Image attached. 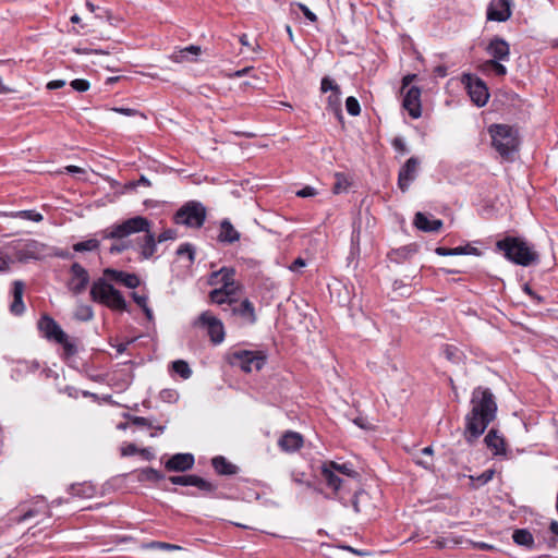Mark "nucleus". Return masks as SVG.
<instances>
[{
    "mask_svg": "<svg viewBox=\"0 0 558 558\" xmlns=\"http://www.w3.org/2000/svg\"><path fill=\"white\" fill-rule=\"evenodd\" d=\"M147 548H156V549H168V550H175L180 549L181 547L178 545L163 543V542H150L145 545Z\"/></svg>",
    "mask_w": 558,
    "mask_h": 558,
    "instance_id": "nucleus-56",
    "label": "nucleus"
},
{
    "mask_svg": "<svg viewBox=\"0 0 558 558\" xmlns=\"http://www.w3.org/2000/svg\"><path fill=\"white\" fill-rule=\"evenodd\" d=\"M133 473L136 474V480L138 482H150L158 483L165 480V474L154 468L147 466L144 469L135 470Z\"/></svg>",
    "mask_w": 558,
    "mask_h": 558,
    "instance_id": "nucleus-29",
    "label": "nucleus"
},
{
    "mask_svg": "<svg viewBox=\"0 0 558 558\" xmlns=\"http://www.w3.org/2000/svg\"><path fill=\"white\" fill-rule=\"evenodd\" d=\"M421 160L416 156L410 157L400 168L398 173V187L407 192L417 177Z\"/></svg>",
    "mask_w": 558,
    "mask_h": 558,
    "instance_id": "nucleus-13",
    "label": "nucleus"
},
{
    "mask_svg": "<svg viewBox=\"0 0 558 558\" xmlns=\"http://www.w3.org/2000/svg\"><path fill=\"white\" fill-rule=\"evenodd\" d=\"M137 452H138V448L136 447L135 444H128L126 446L122 447V449H121V454L123 457L133 456V454H136Z\"/></svg>",
    "mask_w": 558,
    "mask_h": 558,
    "instance_id": "nucleus-63",
    "label": "nucleus"
},
{
    "mask_svg": "<svg viewBox=\"0 0 558 558\" xmlns=\"http://www.w3.org/2000/svg\"><path fill=\"white\" fill-rule=\"evenodd\" d=\"M151 226L153 222L148 218L135 216L101 230L99 234L102 239L122 240L131 234L144 232V236L136 239V245L141 257L149 259L157 252L156 235L151 232Z\"/></svg>",
    "mask_w": 558,
    "mask_h": 558,
    "instance_id": "nucleus-2",
    "label": "nucleus"
},
{
    "mask_svg": "<svg viewBox=\"0 0 558 558\" xmlns=\"http://www.w3.org/2000/svg\"><path fill=\"white\" fill-rule=\"evenodd\" d=\"M485 446L492 451L494 457L505 456L507 444L502 434L497 428H490L484 437Z\"/></svg>",
    "mask_w": 558,
    "mask_h": 558,
    "instance_id": "nucleus-20",
    "label": "nucleus"
},
{
    "mask_svg": "<svg viewBox=\"0 0 558 558\" xmlns=\"http://www.w3.org/2000/svg\"><path fill=\"white\" fill-rule=\"evenodd\" d=\"M235 270L231 267H222L210 275L209 283H221V289L226 290L228 286H233Z\"/></svg>",
    "mask_w": 558,
    "mask_h": 558,
    "instance_id": "nucleus-27",
    "label": "nucleus"
},
{
    "mask_svg": "<svg viewBox=\"0 0 558 558\" xmlns=\"http://www.w3.org/2000/svg\"><path fill=\"white\" fill-rule=\"evenodd\" d=\"M485 50L487 54L492 57L490 60L508 61L510 59V45L506 39L499 36H494Z\"/></svg>",
    "mask_w": 558,
    "mask_h": 558,
    "instance_id": "nucleus-19",
    "label": "nucleus"
},
{
    "mask_svg": "<svg viewBox=\"0 0 558 558\" xmlns=\"http://www.w3.org/2000/svg\"><path fill=\"white\" fill-rule=\"evenodd\" d=\"M471 410L464 416L463 437L468 445H474L497 417L496 397L487 387L473 389Z\"/></svg>",
    "mask_w": 558,
    "mask_h": 558,
    "instance_id": "nucleus-1",
    "label": "nucleus"
},
{
    "mask_svg": "<svg viewBox=\"0 0 558 558\" xmlns=\"http://www.w3.org/2000/svg\"><path fill=\"white\" fill-rule=\"evenodd\" d=\"M177 235H178L177 230L166 229L165 231H162L160 234H158L156 236V241H157V243H162V242H166L169 240L177 239Z\"/></svg>",
    "mask_w": 558,
    "mask_h": 558,
    "instance_id": "nucleus-55",
    "label": "nucleus"
},
{
    "mask_svg": "<svg viewBox=\"0 0 558 558\" xmlns=\"http://www.w3.org/2000/svg\"><path fill=\"white\" fill-rule=\"evenodd\" d=\"M194 326L206 329L211 343L215 345L220 344L225 340L226 332L222 322L209 311L201 313L194 322Z\"/></svg>",
    "mask_w": 558,
    "mask_h": 558,
    "instance_id": "nucleus-11",
    "label": "nucleus"
},
{
    "mask_svg": "<svg viewBox=\"0 0 558 558\" xmlns=\"http://www.w3.org/2000/svg\"><path fill=\"white\" fill-rule=\"evenodd\" d=\"M392 146L395 147V149L397 151H399L401 155H404V154H408L409 153V149L403 141V138L401 137H395L392 140Z\"/></svg>",
    "mask_w": 558,
    "mask_h": 558,
    "instance_id": "nucleus-59",
    "label": "nucleus"
},
{
    "mask_svg": "<svg viewBox=\"0 0 558 558\" xmlns=\"http://www.w3.org/2000/svg\"><path fill=\"white\" fill-rule=\"evenodd\" d=\"M159 397L165 402H175L178 400V392L174 389H163L160 391Z\"/></svg>",
    "mask_w": 558,
    "mask_h": 558,
    "instance_id": "nucleus-54",
    "label": "nucleus"
},
{
    "mask_svg": "<svg viewBox=\"0 0 558 558\" xmlns=\"http://www.w3.org/2000/svg\"><path fill=\"white\" fill-rule=\"evenodd\" d=\"M69 493L75 497H92L94 495V488L86 484H72L69 488Z\"/></svg>",
    "mask_w": 558,
    "mask_h": 558,
    "instance_id": "nucleus-38",
    "label": "nucleus"
},
{
    "mask_svg": "<svg viewBox=\"0 0 558 558\" xmlns=\"http://www.w3.org/2000/svg\"><path fill=\"white\" fill-rule=\"evenodd\" d=\"M104 275L110 280L122 283L130 289H135L141 284L140 277L135 274L107 268L105 269Z\"/></svg>",
    "mask_w": 558,
    "mask_h": 558,
    "instance_id": "nucleus-22",
    "label": "nucleus"
},
{
    "mask_svg": "<svg viewBox=\"0 0 558 558\" xmlns=\"http://www.w3.org/2000/svg\"><path fill=\"white\" fill-rule=\"evenodd\" d=\"M299 9L302 11V13L304 14V16L311 21V22H316L317 21V16L315 13H313L305 4L303 3H299L298 4Z\"/></svg>",
    "mask_w": 558,
    "mask_h": 558,
    "instance_id": "nucleus-62",
    "label": "nucleus"
},
{
    "mask_svg": "<svg viewBox=\"0 0 558 558\" xmlns=\"http://www.w3.org/2000/svg\"><path fill=\"white\" fill-rule=\"evenodd\" d=\"M191 486L197 487L206 496L216 497L218 486L198 475L194 474L193 484Z\"/></svg>",
    "mask_w": 558,
    "mask_h": 558,
    "instance_id": "nucleus-31",
    "label": "nucleus"
},
{
    "mask_svg": "<svg viewBox=\"0 0 558 558\" xmlns=\"http://www.w3.org/2000/svg\"><path fill=\"white\" fill-rule=\"evenodd\" d=\"M131 245H132L131 241L112 244L109 247V253L110 254H120V253L129 250L131 247Z\"/></svg>",
    "mask_w": 558,
    "mask_h": 558,
    "instance_id": "nucleus-57",
    "label": "nucleus"
},
{
    "mask_svg": "<svg viewBox=\"0 0 558 558\" xmlns=\"http://www.w3.org/2000/svg\"><path fill=\"white\" fill-rule=\"evenodd\" d=\"M195 463V458L192 453H175L165 462V469L168 472L183 473L190 471Z\"/></svg>",
    "mask_w": 558,
    "mask_h": 558,
    "instance_id": "nucleus-18",
    "label": "nucleus"
},
{
    "mask_svg": "<svg viewBox=\"0 0 558 558\" xmlns=\"http://www.w3.org/2000/svg\"><path fill=\"white\" fill-rule=\"evenodd\" d=\"M512 0H490L486 19L493 22H506L512 15Z\"/></svg>",
    "mask_w": 558,
    "mask_h": 558,
    "instance_id": "nucleus-15",
    "label": "nucleus"
},
{
    "mask_svg": "<svg viewBox=\"0 0 558 558\" xmlns=\"http://www.w3.org/2000/svg\"><path fill=\"white\" fill-rule=\"evenodd\" d=\"M70 275L69 290L75 295L83 293L89 283L88 271L80 263H73L70 267Z\"/></svg>",
    "mask_w": 558,
    "mask_h": 558,
    "instance_id": "nucleus-14",
    "label": "nucleus"
},
{
    "mask_svg": "<svg viewBox=\"0 0 558 558\" xmlns=\"http://www.w3.org/2000/svg\"><path fill=\"white\" fill-rule=\"evenodd\" d=\"M512 539L514 544L518 546H523L526 548H533L534 546V537L533 534L527 529H517L513 531Z\"/></svg>",
    "mask_w": 558,
    "mask_h": 558,
    "instance_id": "nucleus-30",
    "label": "nucleus"
},
{
    "mask_svg": "<svg viewBox=\"0 0 558 558\" xmlns=\"http://www.w3.org/2000/svg\"><path fill=\"white\" fill-rule=\"evenodd\" d=\"M364 492L360 489L357 483L352 484V490L351 493H347L348 498V507L351 506L354 510V512L359 513L361 511L360 505H359V498L362 496Z\"/></svg>",
    "mask_w": 558,
    "mask_h": 558,
    "instance_id": "nucleus-37",
    "label": "nucleus"
},
{
    "mask_svg": "<svg viewBox=\"0 0 558 558\" xmlns=\"http://www.w3.org/2000/svg\"><path fill=\"white\" fill-rule=\"evenodd\" d=\"M131 296L133 299V301L141 307V308H144L145 306H147V301H148V298L147 295H141L136 292H132L131 293Z\"/></svg>",
    "mask_w": 558,
    "mask_h": 558,
    "instance_id": "nucleus-61",
    "label": "nucleus"
},
{
    "mask_svg": "<svg viewBox=\"0 0 558 558\" xmlns=\"http://www.w3.org/2000/svg\"><path fill=\"white\" fill-rule=\"evenodd\" d=\"M335 179L336 181L332 185V192L335 194L345 192L350 185V182L348 181L347 177L343 173H336Z\"/></svg>",
    "mask_w": 558,
    "mask_h": 558,
    "instance_id": "nucleus-44",
    "label": "nucleus"
},
{
    "mask_svg": "<svg viewBox=\"0 0 558 558\" xmlns=\"http://www.w3.org/2000/svg\"><path fill=\"white\" fill-rule=\"evenodd\" d=\"M89 293L94 302L102 304L111 311H128V303L122 293L104 278L93 282Z\"/></svg>",
    "mask_w": 558,
    "mask_h": 558,
    "instance_id": "nucleus-5",
    "label": "nucleus"
},
{
    "mask_svg": "<svg viewBox=\"0 0 558 558\" xmlns=\"http://www.w3.org/2000/svg\"><path fill=\"white\" fill-rule=\"evenodd\" d=\"M178 256L186 255L191 263L195 259V248L191 243H183L177 250Z\"/></svg>",
    "mask_w": 558,
    "mask_h": 558,
    "instance_id": "nucleus-48",
    "label": "nucleus"
},
{
    "mask_svg": "<svg viewBox=\"0 0 558 558\" xmlns=\"http://www.w3.org/2000/svg\"><path fill=\"white\" fill-rule=\"evenodd\" d=\"M206 217L207 209L201 202L189 201L175 211L173 221L175 225L199 229L204 226Z\"/></svg>",
    "mask_w": 558,
    "mask_h": 558,
    "instance_id": "nucleus-7",
    "label": "nucleus"
},
{
    "mask_svg": "<svg viewBox=\"0 0 558 558\" xmlns=\"http://www.w3.org/2000/svg\"><path fill=\"white\" fill-rule=\"evenodd\" d=\"M63 349V356L65 359L72 357L77 354V347L74 342L69 339V336L64 332V338L60 341H56Z\"/></svg>",
    "mask_w": 558,
    "mask_h": 558,
    "instance_id": "nucleus-41",
    "label": "nucleus"
},
{
    "mask_svg": "<svg viewBox=\"0 0 558 558\" xmlns=\"http://www.w3.org/2000/svg\"><path fill=\"white\" fill-rule=\"evenodd\" d=\"M494 475H495L494 469H487L482 474H480L477 476L471 475L470 481H471L472 488L478 489L480 487L486 485L489 481L493 480Z\"/></svg>",
    "mask_w": 558,
    "mask_h": 558,
    "instance_id": "nucleus-35",
    "label": "nucleus"
},
{
    "mask_svg": "<svg viewBox=\"0 0 558 558\" xmlns=\"http://www.w3.org/2000/svg\"><path fill=\"white\" fill-rule=\"evenodd\" d=\"M320 92L324 94L330 92L329 96L327 97L326 110L332 113L338 122L343 125L344 118L341 105V87L336 83L333 78L324 76L320 81Z\"/></svg>",
    "mask_w": 558,
    "mask_h": 558,
    "instance_id": "nucleus-9",
    "label": "nucleus"
},
{
    "mask_svg": "<svg viewBox=\"0 0 558 558\" xmlns=\"http://www.w3.org/2000/svg\"><path fill=\"white\" fill-rule=\"evenodd\" d=\"M193 478H194V474L169 476V481L173 485H180V486H191V484H193Z\"/></svg>",
    "mask_w": 558,
    "mask_h": 558,
    "instance_id": "nucleus-49",
    "label": "nucleus"
},
{
    "mask_svg": "<svg viewBox=\"0 0 558 558\" xmlns=\"http://www.w3.org/2000/svg\"><path fill=\"white\" fill-rule=\"evenodd\" d=\"M209 299L215 304H218V305L227 304L228 307H230V305H232V303H235V298H230L228 294H225V290L221 288L211 290L209 292Z\"/></svg>",
    "mask_w": 558,
    "mask_h": 558,
    "instance_id": "nucleus-34",
    "label": "nucleus"
},
{
    "mask_svg": "<svg viewBox=\"0 0 558 558\" xmlns=\"http://www.w3.org/2000/svg\"><path fill=\"white\" fill-rule=\"evenodd\" d=\"M240 238V232L233 227L229 219L225 218L220 221L219 233L217 235V241L219 243L231 245L238 242Z\"/></svg>",
    "mask_w": 558,
    "mask_h": 558,
    "instance_id": "nucleus-24",
    "label": "nucleus"
},
{
    "mask_svg": "<svg viewBox=\"0 0 558 558\" xmlns=\"http://www.w3.org/2000/svg\"><path fill=\"white\" fill-rule=\"evenodd\" d=\"M417 77L416 74H408L402 78L401 94L403 96L402 107L408 111L412 119H418L422 116L421 88L411 85Z\"/></svg>",
    "mask_w": 558,
    "mask_h": 558,
    "instance_id": "nucleus-8",
    "label": "nucleus"
},
{
    "mask_svg": "<svg viewBox=\"0 0 558 558\" xmlns=\"http://www.w3.org/2000/svg\"><path fill=\"white\" fill-rule=\"evenodd\" d=\"M295 195L299 196V197H302V198L313 197V196L317 195V191H316V189L307 185V186L299 190L295 193Z\"/></svg>",
    "mask_w": 558,
    "mask_h": 558,
    "instance_id": "nucleus-60",
    "label": "nucleus"
},
{
    "mask_svg": "<svg viewBox=\"0 0 558 558\" xmlns=\"http://www.w3.org/2000/svg\"><path fill=\"white\" fill-rule=\"evenodd\" d=\"M413 225L423 232H437L442 227L440 219H429L425 214L418 211L415 214Z\"/></svg>",
    "mask_w": 558,
    "mask_h": 558,
    "instance_id": "nucleus-26",
    "label": "nucleus"
},
{
    "mask_svg": "<svg viewBox=\"0 0 558 558\" xmlns=\"http://www.w3.org/2000/svg\"><path fill=\"white\" fill-rule=\"evenodd\" d=\"M495 250L518 266L529 267L539 263V254L534 245L522 236L506 235L496 242Z\"/></svg>",
    "mask_w": 558,
    "mask_h": 558,
    "instance_id": "nucleus-3",
    "label": "nucleus"
},
{
    "mask_svg": "<svg viewBox=\"0 0 558 558\" xmlns=\"http://www.w3.org/2000/svg\"><path fill=\"white\" fill-rule=\"evenodd\" d=\"M171 368L174 373H177L183 379H187L192 376V369L187 362L183 360H177L172 362Z\"/></svg>",
    "mask_w": 558,
    "mask_h": 558,
    "instance_id": "nucleus-40",
    "label": "nucleus"
},
{
    "mask_svg": "<svg viewBox=\"0 0 558 558\" xmlns=\"http://www.w3.org/2000/svg\"><path fill=\"white\" fill-rule=\"evenodd\" d=\"M123 416L125 418H128L130 421V423L133 424V425H136L138 427L153 428L151 422L148 418H146V417L134 416V415H131L129 413H125Z\"/></svg>",
    "mask_w": 558,
    "mask_h": 558,
    "instance_id": "nucleus-50",
    "label": "nucleus"
},
{
    "mask_svg": "<svg viewBox=\"0 0 558 558\" xmlns=\"http://www.w3.org/2000/svg\"><path fill=\"white\" fill-rule=\"evenodd\" d=\"M14 248L20 262L37 258L39 255V243L36 240L19 241Z\"/></svg>",
    "mask_w": 558,
    "mask_h": 558,
    "instance_id": "nucleus-23",
    "label": "nucleus"
},
{
    "mask_svg": "<svg viewBox=\"0 0 558 558\" xmlns=\"http://www.w3.org/2000/svg\"><path fill=\"white\" fill-rule=\"evenodd\" d=\"M492 146L499 156L507 161H513L514 154L519 151V130L509 124L494 123L488 126Z\"/></svg>",
    "mask_w": 558,
    "mask_h": 558,
    "instance_id": "nucleus-4",
    "label": "nucleus"
},
{
    "mask_svg": "<svg viewBox=\"0 0 558 558\" xmlns=\"http://www.w3.org/2000/svg\"><path fill=\"white\" fill-rule=\"evenodd\" d=\"M392 287H393L395 291L400 290V293H399L400 296H405L407 298V296H410L411 293H412L410 284L404 283L401 280H396L393 282Z\"/></svg>",
    "mask_w": 558,
    "mask_h": 558,
    "instance_id": "nucleus-53",
    "label": "nucleus"
},
{
    "mask_svg": "<svg viewBox=\"0 0 558 558\" xmlns=\"http://www.w3.org/2000/svg\"><path fill=\"white\" fill-rule=\"evenodd\" d=\"M43 336L50 341H60L64 338V331L60 325L48 314H44L37 323Z\"/></svg>",
    "mask_w": 558,
    "mask_h": 558,
    "instance_id": "nucleus-16",
    "label": "nucleus"
},
{
    "mask_svg": "<svg viewBox=\"0 0 558 558\" xmlns=\"http://www.w3.org/2000/svg\"><path fill=\"white\" fill-rule=\"evenodd\" d=\"M100 243L96 239H88L86 241L77 242L73 245L75 252L95 251L99 247Z\"/></svg>",
    "mask_w": 558,
    "mask_h": 558,
    "instance_id": "nucleus-43",
    "label": "nucleus"
},
{
    "mask_svg": "<svg viewBox=\"0 0 558 558\" xmlns=\"http://www.w3.org/2000/svg\"><path fill=\"white\" fill-rule=\"evenodd\" d=\"M304 445V437L293 430L284 432L281 437L278 439V447L281 451L287 453H293L299 451Z\"/></svg>",
    "mask_w": 558,
    "mask_h": 558,
    "instance_id": "nucleus-21",
    "label": "nucleus"
},
{
    "mask_svg": "<svg viewBox=\"0 0 558 558\" xmlns=\"http://www.w3.org/2000/svg\"><path fill=\"white\" fill-rule=\"evenodd\" d=\"M462 82L465 84L468 94L477 107H484L489 99V92L486 83L472 74H464Z\"/></svg>",
    "mask_w": 558,
    "mask_h": 558,
    "instance_id": "nucleus-12",
    "label": "nucleus"
},
{
    "mask_svg": "<svg viewBox=\"0 0 558 558\" xmlns=\"http://www.w3.org/2000/svg\"><path fill=\"white\" fill-rule=\"evenodd\" d=\"M502 60H486L484 62L485 70L493 72L496 76H506L507 68L501 63Z\"/></svg>",
    "mask_w": 558,
    "mask_h": 558,
    "instance_id": "nucleus-39",
    "label": "nucleus"
},
{
    "mask_svg": "<svg viewBox=\"0 0 558 558\" xmlns=\"http://www.w3.org/2000/svg\"><path fill=\"white\" fill-rule=\"evenodd\" d=\"M93 310L90 306H82L76 313V318L83 322L89 320L93 318Z\"/></svg>",
    "mask_w": 558,
    "mask_h": 558,
    "instance_id": "nucleus-58",
    "label": "nucleus"
},
{
    "mask_svg": "<svg viewBox=\"0 0 558 558\" xmlns=\"http://www.w3.org/2000/svg\"><path fill=\"white\" fill-rule=\"evenodd\" d=\"M71 87L80 93H84L89 89L90 84L87 80L84 78H75L70 83Z\"/></svg>",
    "mask_w": 558,
    "mask_h": 558,
    "instance_id": "nucleus-52",
    "label": "nucleus"
},
{
    "mask_svg": "<svg viewBox=\"0 0 558 558\" xmlns=\"http://www.w3.org/2000/svg\"><path fill=\"white\" fill-rule=\"evenodd\" d=\"M211 466L218 475H235L239 466L228 461L223 456H216L211 459Z\"/></svg>",
    "mask_w": 558,
    "mask_h": 558,
    "instance_id": "nucleus-28",
    "label": "nucleus"
},
{
    "mask_svg": "<svg viewBox=\"0 0 558 558\" xmlns=\"http://www.w3.org/2000/svg\"><path fill=\"white\" fill-rule=\"evenodd\" d=\"M229 310L233 316L239 317L245 325H253L257 320L254 304L248 299H244L240 303L235 299V303H232Z\"/></svg>",
    "mask_w": 558,
    "mask_h": 558,
    "instance_id": "nucleus-17",
    "label": "nucleus"
},
{
    "mask_svg": "<svg viewBox=\"0 0 558 558\" xmlns=\"http://www.w3.org/2000/svg\"><path fill=\"white\" fill-rule=\"evenodd\" d=\"M345 109L349 114L356 117L361 112V106L359 100L354 96H349L345 99Z\"/></svg>",
    "mask_w": 558,
    "mask_h": 558,
    "instance_id": "nucleus-46",
    "label": "nucleus"
},
{
    "mask_svg": "<svg viewBox=\"0 0 558 558\" xmlns=\"http://www.w3.org/2000/svg\"><path fill=\"white\" fill-rule=\"evenodd\" d=\"M329 464V468L333 469L336 471L337 474H343L345 476H348L350 478V481H352V483H357L356 480L360 475L356 471H354L350 464L348 463H342V464H339L335 461H328L327 462Z\"/></svg>",
    "mask_w": 558,
    "mask_h": 558,
    "instance_id": "nucleus-33",
    "label": "nucleus"
},
{
    "mask_svg": "<svg viewBox=\"0 0 558 558\" xmlns=\"http://www.w3.org/2000/svg\"><path fill=\"white\" fill-rule=\"evenodd\" d=\"M292 481L300 485H305L308 488H313L315 492L323 494L322 488L314 487L312 482L305 481V473L303 472H292Z\"/></svg>",
    "mask_w": 558,
    "mask_h": 558,
    "instance_id": "nucleus-47",
    "label": "nucleus"
},
{
    "mask_svg": "<svg viewBox=\"0 0 558 558\" xmlns=\"http://www.w3.org/2000/svg\"><path fill=\"white\" fill-rule=\"evenodd\" d=\"M267 356L262 351L238 350L231 353L230 363L243 372L260 371L266 364Z\"/></svg>",
    "mask_w": 558,
    "mask_h": 558,
    "instance_id": "nucleus-10",
    "label": "nucleus"
},
{
    "mask_svg": "<svg viewBox=\"0 0 558 558\" xmlns=\"http://www.w3.org/2000/svg\"><path fill=\"white\" fill-rule=\"evenodd\" d=\"M187 53H192V54H199L201 53V47L199 46H195V45H191L189 47H185L183 49L180 50V54L177 56L175 60L177 61H183L184 59H187Z\"/></svg>",
    "mask_w": 558,
    "mask_h": 558,
    "instance_id": "nucleus-51",
    "label": "nucleus"
},
{
    "mask_svg": "<svg viewBox=\"0 0 558 558\" xmlns=\"http://www.w3.org/2000/svg\"><path fill=\"white\" fill-rule=\"evenodd\" d=\"M442 353L445 357L452 363H458L460 361V350L452 344H445Z\"/></svg>",
    "mask_w": 558,
    "mask_h": 558,
    "instance_id": "nucleus-45",
    "label": "nucleus"
},
{
    "mask_svg": "<svg viewBox=\"0 0 558 558\" xmlns=\"http://www.w3.org/2000/svg\"><path fill=\"white\" fill-rule=\"evenodd\" d=\"M25 284L21 280L13 281L12 294L13 302L10 305V311L13 315H22L25 311V305L23 302V293H24Z\"/></svg>",
    "mask_w": 558,
    "mask_h": 558,
    "instance_id": "nucleus-25",
    "label": "nucleus"
},
{
    "mask_svg": "<svg viewBox=\"0 0 558 558\" xmlns=\"http://www.w3.org/2000/svg\"><path fill=\"white\" fill-rule=\"evenodd\" d=\"M360 235L361 230L360 228H353L352 234H351V252L349 259H354L360 254Z\"/></svg>",
    "mask_w": 558,
    "mask_h": 558,
    "instance_id": "nucleus-42",
    "label": "nucleus"
},
{
    "mask_svg": "<svg viewBox=\"0 0 558 558\" xmlns=\"http://www.w3.org/2000/svg\"><path fill=\"white\" fill-rule=\"evenodd\" d=\"M112 110L120 114L128 116V117H133V116L138 114V111L133 108L116 107V108H112Z\"/></svg>",
    "mask_w": 558,
    "mask_h": 558,
    "instance_id": "nucleus-64",
    "label": "nucleus"
},
{
    "mask_svg": "<svg viewBox=\"0 0 558 558\" xmlns=\"http://www.w3.org/2000/svg\"><path fill=\"white\" fill-rule=\"evenodd\" d=\"M320 478L326 487L330 489L325 498L338 500L343 507H348L347 493L352 490V481L340 477L333 469L329 468L327 462H324L320 466Z\"/></svg>",
    "mask_w": 558,
    "mask_h": 558,
    "instance_id": "nucleus-6",
    "label": "nucleus"
},
{
    "mask_svg": "<svg viewBox=\"0 0 558 558\" xmlns=\"http://www.w3.org/2000/svg\"><path fill=\"white\" fill-rule=\"evenodd\" d=\"M415 252H416V248L414 245H407V246H402L397 250H392L391 252H389L387 254V257L391 262L400 263V262L408 259L409 256H411Z\"/></svg>",
    "mask_w": 558,
    "mask_h": 558,
    "instance_id": "nucleus-32",
    "label": "nucleus"
},
{
    "mask_svg": "<svg viewBox=\"0 0 558 558\" xmlns=\"http://www.w3.org/2000/svg\"><path fill=\"white\" fill-rule=\"evenodd\" d=\"M9 216L12 218H21V219L31 220L34 222H40L44 219V216L34 209L11 211L9 214Z\"/></svg>",
    "mask_w": 558,
    "mask_h": 558,
    "instance_id": "nucleus-36",
    "label": "nucleus"
}]
</instances>
